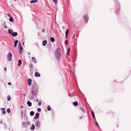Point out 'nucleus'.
<instances>
[{
    "mask_svg": "<svg viewBox=\"0 0 131 131\" xmlns=\"http://www.w3.org/2000/svg\"><path fill=\"white\" fill-rule=\"evenodd\" d=\"M33 87L31 93L32 95L31 96V98L32 99L36 95L37 92L38 86L37 84L35 83H34L32 84Z\"/></svg>",
    "mask_w": 131,
    "mask_h": 131,
    "instance_id": "1",
    "label": "nucleus"
},
{
    "mask_svg": "<svg viewBox=\"0 0 131 131\" xmlns=\"http://www.w3.org/2000/svg\"><path fill=\"white\" fill-rule=\"evenodd\" d=\"M55 54L57 59L59 60L60 59L59 57L60 54V48H58L56 50Z\"/></svg>",
    "mask_w": 131,
    "mask_h": 131,
    "instance_id": "2",
    "label": "nucleus"
},
{
    "mask_svg": "<svg viewBox=\"0 0 131 131\" xmlns=\"http://www.w3.org/2000/svg\"><path fill=\"white\" fill-rule=\"evenodd\" d=\"M12 56V54L10 53H9L7 55V58L8 60L9 61H10L12 60L11 58Z\"/></svg>",
    "mask_w": 131,
    "mask_h": 131,
    "instance_id": "3",
    "label": "nucleus"
},
{
    "mask_svg": "<svg viewBox=\"0 0 131 131\" xmlns=\"http://www.w3.org/2000/svg\"><path fill=\"white\" fill-rule=\"evenodd\" d=\"M19 52L20 54H22L21 51L23 50V48L22 47L20 43L19 42Z\"/></svg>",
    "mask_w": 131,
    "mask_h": 131,
    "instance_id": "4",
    "label": "nucleus"
},
{
    "mask_svg": "<svg viewBox=\"0 0 131 131\" xmlns=\"http://www.w3.org/2000/svg\"><path fill=\"white\" fill-rule=\"evenodd\" d=\"M35 124L36 127H39L40 125V123L39 121H37L36 122Z\"/></svg>",
    "mask_w": 131,
    "mask_h": 131,
    "instance_id": "5",
    "label": "nucleus"
},
{
    "mask_svg": "<svg viewBox=\"0 0 131 131\" xmlns=\"http://www.w3.org/2000/svg\"><path fill=\"white\" fill-rule=\"evenodd\" d=\"M30 124V122H23L22 123V125L24 126H26L27 125H28Z\"/></svg>",
    "mask_w": 131,
    "mask_h": 131,
    "instance_id": "6",
    "label": "nucleus"
},
{
    "mask_svg": "<svg viewBox=\"0 0 131 131\" xmlns=\"http://www.w3.org/2000/svg\"><path fill=\"white\" fill-rule=\"evenodd\" d=\"M28 85L30 86L31 84L32 80L31 79H29L28 80Z\"/></svg>",
    "mask_w": 131,
    "mask_h": 131,
    "instance_id": "7",
    "label": "nucleus"
},
{
    "mask_svg": "<svg viewBox=\"0 0 131 131\" xmlns=\"http://www.w3.org/2000/svg\"><path fill=\"white\" fill-rule=\"evenodd\" d=\"M39 113H36L35 115V116L34 118V119H37L39 117Z\"/></svg>",
    "mask_w": 131,
    "mask_h": 131,
    "instance_id": "8",
    "label": "nucleus"
},
{
    "mask_svg": "<svg viewBox=\"0 0 131 131\" xmlns=\"http://www.w3.org/2000/svg\"><path fill=\"white\" fill-rule=\"evenodd\" d=\"M83 17L85 20V22L86 23H87L88 19L87 16L86 15H84V16Z\"/></svg>",
    "mask_w": 131,
    "mask_h": 131,
    "instance_id": "9",
    "label": "nucleus"
},
{
    "mask_svg": "<svg viewBox=\"0 0 131 131\" xmlns=\"http://www.w3.org/2000/svg\"><path fill=\"white\" fill-rule=\"evenodd\" d=\"M1 110L2 111V113L4 114H5L6 113L5 109L4 108H1Z\"/></svg>",
    "mask_w": 131,
    "mask_h": 131,
    "instance_id": "10",
    "label": "nucleus"
},
{
    "mask_svg": "<svg viewBox=\"0 0 131 131\" xmlns=\"http://www.w3.org/2000/svg\"><path fill=\"white\" fill-rule=\"evenodd\" d=\"M17 35V33L16 32H13L12 34V36L14 37L16 36Z\"/></svg>",
    "mask_w": 131,
    "mask_h": 131,
    "instance_id": "11",
    "label": "nucleus"
},
{
    "mask_svg": "<svg viewBox=\"0 0 131 131\" xmlns=\"http://www.w3.org/2000/svg\"><path fill=\"white\" fill-rule=\"evenodd\" d=\"M18 42V40H16L14 42V47L15 48L17 46V44Z\"/></svg>",
    "mask_w": 131,
    "mask_h": 131,
    "instance_id": "12",
    "label": "nucleus"
},
{
    "mask_svg": "<svg viewBox=\"0 0 131 131\" xmlns=\"http://www.w3.org/2000/svg\"><path fill=\"white\" fill-rule=\"evenodd\" d=\"M32 61L35 63H36V60L35 58L34 57H32L31 58Z\"/></svg>",
    "mask_w": 131,
    "mask_h": 131,
    "instance_id": "13",
    "label": "nucleus"
},
{
    "mask_svg": "<svg viewBox=\"0 0 131 131\" xmlns=\"http://www.w3.org/2000/svg\"><path fill=\"white\" fill-rule=\"evenodd\" d=\"M70 49L68 48V49L67 52V55H68V56H69L70 53Z\"/></svg>",
    "mask_w": 131,
    "mask_h": 131,
    "instance_id": "14",
    "label": "nucleus"
},
{
    "mask_svg": "<svg viewBox=\"0 0 131 131\" xmlns=\"http://www.w3.org/2000/svg\"><path fill=\"white\" fill-rule=\"evenodd\" d=\"M69 31V30L68 29H67L66 30V32H65V34H66L65 37L66 38H67V36L68 35Z\"/></svg>",
    "mask_w": 131,
    "mask_h": 131,
    "instance_id": "15",
    "label": "nucleus"
},
{
    "mask_svg": "<svg viewBox=\"0 0 131 131\" xmlns=\"http://www.w3.org/2000/svg\"><path fill=\"white\" fill-rule=\"evenodd\" d=\"M27 104L28 105V106L30 107L31 106L32 103L30 101H28L27 102Z\"/></svg>",
    "mask_w": 131,
    "mask_h": 131,
    "instance_id": "16",
    "label": "nucleus"
},
{
    "mask_svg": "<svg viewBox=\"0 0 131 131\" xmlns=\"http://www.w3.org/2000/svg\"><path fill=\"white\" fill-rule=\"evenodd\" d=\"M38 1V0H32L30 2L31 3H33L37 2Z\"/></svg>",
    "mask_w": 131,
    "mask_h": 131,
    "instance_id": "17",
    "label": "nucleus"
},
{
    "mask_svg": "<svg viewBox=\"0 0 131 131\" xmlns=\"http://www.w3.org/2000/svg\"><path fill=\"white\" fill-rule=\"evenodd\" d=\"M18 62V66H19L21 64V60L20 59L19 60Z\"/></svg>",
    "mask_w": 131,
    "mask_h": 131,
    "instance_id": "18",
    "label": "nucleus"
},
{
    "mask_svg": "<svg viewBox=\"0 0 131 131\" xmlns=\"http://www.w3.org/2000/svg\"><path fill=\"white\" fill-rule=\"evenodd\" d=\"M35 125H34L32 124V125L30 127V129L31 130H34L35 129Z\"/></svg>",
    "mask_w": 131,
    "mask_h": 131,
    "instance_id": "19",
    "label": "nucleus"
},
{
    "mask_svg": "<svg viewBox=\"0 0 131 131\" xmlns=\"http://www.w3.org/2000/svg\"><path fill=\"white\" fill-rule=\"evenodd\" d=\"M73 104L75 106H77L78 105V103L77 102L75 101L73 102Z\"/></svg>",
    "mask_w": 131,
    "mask_h": 131,
    "instance_id": "20",
    "label": "nucleus"
},
{
    "mask_svg": "<svg viewBox=\"0 0 131 131\" xmlns=\"http://www.w3.org/2000/svg\"><path fill=\"white\" fill-rule=\"evenodd\" d=\"M47 43V41L45 40L43 41L42 42V44L43 46H45Z\"/></svg>",
    "mask_w": 131,
    "mask_h": 131,
    "instance_id": "21",
    "label": "nucleus"
},
{
    "mask_svg": "<svg viewBox=\"0 0 131 131\" xmlns=\"http://www.w3.org/2000/svg\"><path fill=\"white\" fill-rule=\"evenodd\" d=\"M8 32L10 34L12 35L13 32V31L11 29H9L8 30Z\"/></svg>",
    "mask_w": 131,
    "mask_h": 131,
    "instance_id": "22",
    "label": "nucleus"
},
{
    "mask_svg": "<svg viewBox=\"0 0 131 131\" xmlns=\"http://www.w3.org/2000/svg\"><path fill=\"white\" fill-rule=\"evenodd\" d=\"M34 114V112L33 111H31L30 112V115L31 116H33Z\"/></svg>",
    "mask_w": 131,
    "mask_h": 131,
    "instance_id": "23",
    "label": "nucleus"
},
{
    "mask_svg": "<svg viewBox=\"0 0 131 131\" xmlns=\"http://www.w3.org/2000/svg\"><path fill=\"white\" fill-rule=\"evenodd\" d=\"M91 113H92V116L93 117V118L94 119H95V116H94V113L93 112V111H91Z\"/></svg>",
    "mask_w": 131,
    "mask_h": 131,
    "instance_id": "24",
    "label": "nucleus"
},
{
    "mask_svg": "<svg viewBox=\"0 0 131 131\" xmlns=\"http://www.w3.org/2000/svg\"><path fill=\"white\" fill-rule=\"evenodd\" d=\"M50 40L52 42H53L54 41V38L53 37H51L50 38Z\"/></svg>",
    "mask_w": 131,
    "mask_h": 131,
    "instance_id": "25",
    "label": "nucleus"
},
{
    "mask_svg": "<svg viewBox=\"0 0 131 131\" xmlns=\"http://www.w3.org/2000/svg\"><path fill=\"white\" fill-rule=\"evenodd\" d=\"M7 100L8 101H9L10 100V99H11V97L10 96L8 95V96H7Z\"/></svg>",
    "mask_w": 131,
    "mask_h": 131,
    "instance_id": "26",
    "label": "nucleus"
},
{
    "mask_svg": "<svg viewBox=\"0 0 131 131\" xmlns=\"http://www.w3.org/2000/svg\"><path fill=\"white\" fill-rule=\"evenodd\" d=\"M80 109L83 113H85V111L82 107H81L80 108Z\"/></svg>",
    "mask_w": 131,
    "mask_h": 131,
    "instance_id": "27",
    "label": "nucleus"
},
{
    "mask_svg": "<svg viewBox=\"0 0 131 131\" xmlns=\"http://www.w3.org/2000/svg\"><path fill=\"white\" fill-rule=\"evenodd\" d=\"M9 20L10 21L12 22L14 21L13 19L12 18H10L9 19Z\"/></svg>",
    "mask_w": 131,
    "mask_h": 131,
    "instance_id": "28",
    "label": "nucleus"
},
{
    "mask_svg": "<svg viewBox=\"0 0 131 131\" xmlns=\"http://www.w3.org/2000/svg\"><path fill=\"white\" fill-rule=\"evenodd\" d=\"M47 109L48 111H50L51 110V107L50 106L48 105L47 106Z\"/></svg>",
    "mask_w": 131,
    "mask_h": 131,
    "instance_id": "29",
    "label": "nucleus"
},
{
    "mask_svg": "<svg viewBox=\"0 0 131 131\" xmlns=\"http://www.w3.org/2000/svg\"><path fill=\"white\" fill-rule=\"evenodd\" d=\"M7 112L8 113H9L10 112V110L9 108H8L7 109Z\"/></svg>",
    "mask_w": 131,
    "mask_h": 131,
    "instance_id": "30",
    "label": "nucleus"
},
{
    "mask_svg": "<svg viewBox=\"0 0 131 131\" xmlns=\"http://www.w3.org/2000/svg\"><path fill=\"white\" fill-rule=\"evenodd\" d=\"M24 112L23 111H21V117H23V114Z\"/></svg>",
    "mask_w": 131,
    "mask_h": 131,
    "instance_id": "31",
    "label": "nucleus"
},
{
    "mask_svg": "<svg viewBox=\"0 0 131 131\" xmlns=\"http://www.w3.org/2000/svg\"><path fill=\"white\" fill-rule=\"evenodd\" d=\"M35 75L36 77H39L40 76V74H35Z\"/></svg>",
    "mask_w": 131,
    "mask_h": 131,
    "instance_id": "32",
    "label": "nucleus"
},
{
    "mask_svg": "<svg viewBox=\"0 0 131 131\" xmlns=\"http://www.w3.org/2000/svg\"><path fill=\"white\" fill-rule=\"evenodd\" d=\"M37 110L38 112H41V109L40 108H38L37 109Z\"/></svg>",
    "mask_w": 131,
    "mask_h": 131,
    "instance_id": "33",
    "label": "nucleus"
},
{
    "mask_svg": "<svg viewBox=\"0 0 131 131\" xmlns=\"http://www.w3.org/2000/svg\"><path fill=\"white\" fill-rule=\"evenodd\" d=\"M53 2L56 4L57 3V0H53Z\"/></svg>",
    "mask_w": 131,
    "mask_h": 131,
    "instance_id": "34",
    "label": "nucleus"
},
{
    "mask_svg": "<svg viewBox=\"0 0 131 131\" xmlns=\"http://www.w3.org/2000/svg\"><path fill=\"white\" fill-rule=\"evenodd\" d=\"M65 43L66 45H67L68 44V41L67 40H66L65 41Z\"/></svg>",
    "mask_w": 131,
    "mask_h": 131,
    "instance_id": "35",
    "label": "nucleus"
},
{
    "mask_svg": "<svg viewBox=\"0 0 131 131\" xmlns=\"http://www.w3.org/2000/svg\"><path fill=\"white\" fill-rule=\"evenodd\" d=\"M95 124L96 125V126H97V127H99V125L97 122H95Z\"/></svg>",
    "mask_w": 131,
    "mask_h": 131,
    "instance_id": "36",
    "label": "nucleus"
},
{
    "mask_svg": "<svg viewBox=\"0 0 131 131\" xmlns=\"http://www.w3.org/2000/svg\"><path fill=\"white\" fill-rule=\"evenodd\" d=\"M4 128L6 129L7 128V126H6V124H4Z\"/></svg>",
    "mask_w": 131,
    "mask_h": 131,
    "instance_id": "37",
    "label": "nucleus"
},
{
    "mask_svg": "<svg viewBox=\"0 0 131 131\" xmlns=\"http://www.w3.org/2000/svg\"><path fill=\"white\" fill-rule=\"evenodd\" d=\"M41 102L40 101L38 103V104L39 105H41Z\"/></svg>",
    "mask_w": 131,
    "mask_h": 131,
    "instance_id": "38",
    "label": "nucleus"
},
{
    "mask_svg": "<svg viewBox=\"0 0 131 131\" xmlns=\"http://www.w3.org/2000/svg\"><path fill=\"white\" fill-rule=\"evenodd\" d=\"M0 123L1 124H2L3 123V121L2 119L0 121Z\"/></svg>",
    "mask_w": 131,
    "mask_h": 131,
    "instance_id": "39",
    "label": "nucleus"
},
{
    "mask_svg": "<svg viewBox=\"0 0 131 131\" xmlns=\"http://www.w3.org/2000/svg\"><path fill=\"white\" fill-rule=\"evenodd\" d=\"M4 70L6 71V67H4Z\"/></svg>",
    "mask_w": 131,
    "mask_h": 131,
    "instance_id": "40",
    "label": "nucleus"
},
{
    "mask_svg": "<svg viewBox=\"0 0 131 131\" xmlns=\"http://www.w3.org/2000/svg\"><path fill=\"white\" fill-rule=\"evenodd\" d=\"M8 84L9 85H10L11 84V83L10 82H8Z\"/></svg>",
    "mask_w": 131,
    "mask_h": 131,
    "instance_id": "41",
    "label": "nucleus"
},
{
    "mask_svg": "<svg viewBox=\"0 0 131 131\" xmlns=\"http://www.w3.org/2000/svg\"><path fill=\"white\" fill-rule=\"evenodd\" d=\"M45 30L44 29H43L42 30V31L43 32H45Z\"/></svg>",
    "mask_w": 131,
    "mask_h": 131,
    "instance_id": "42",
    "label": "nucleus"
},
{
    "mask_svg": "<svg viewBox=\"0 0 131 131\" xmlns=\"http://www.w3.org/2000/svg\"><path fill=\"white\" fill-rule=\"evenodd\" d=\"M4 28H7V26H4Z\"/></svg>",
    "mask_w": 131,
    "mask_h": 131,
    "instance_id": "43",
    "label": "nucleus"
},
{
    "mask_svg": "<svg viewBox=\"0 0 131 131\" xmlns=\"http://www.w3.org/2000/svg\"><path fill=\"white\" fill-rule=\"evenodd\" d=\"M7 15L8 16H9V17H10V15L9 14H8Z\"/></svg>",
    "mask_w": 131,
    "mask_h": 131,
    "instance_id": "44",
    "label": "nucleus"
},
{
    "mask_svg": "<svg viewBox=\"0 0 131 131\" xmlns=\"http://www.w3.org/2000/svg\"><path fill=\"white\" fill-rule=\"evenodd\" d=\"M36 101L37 102H38L39 101L38 99H37Z\"/></svg>",
    "mask_w": 131,
    "mask_h": 131,
    "instance_id": "45",
    "label": "nucleus"
},
{
    "mask_svg": "<svg viewBox=\"0 0 131 131\" xmlns=\"http://www.w3.org/2000/svg\"><path fill=\"white\" fill-rule=\"evenodd\" d=\"M23 108V106H22V105L21 106V108Z\"/></svg>",
    "mask_w": 131,
    "mask_h": 131,
    "instance_id": "46",
    "label": "nucleus"
},
{
    "mask_svg": "<svg viewBox=\"0 0 131 131\" xmlns=\"http://www.w3.org/2000/svg\"><path fill=\"white\" fill-rule=\"evenodd\" d=\"M35 74H39V73L38 72H36Z\"/></svg>",
    "mask_w": 131,
    "mask_h": 131,
    "instance_id": "47",
    "label": "nucleus"
},
{
    "mask_svg": "<svg viewBox=\"0 0 131 131\" xmlns=\"http://www.w3.org/2000/svg\"><path fill=\"white\" fill-rule=\"evenodd\" d=\"M23 96L24 97H25V93H24L23 94Z\"/></svg>",
    "mask_w": 131,
    "mask_h": 131,
    "instance_id": "48",
    "label": "nucleus"
},
{
    "mask_svg": "<svg viewBox=\"0 0 131 131\" xmlns=\"http://www.w3.org/2000/svg\"><path fill=\"white\" fill-rule=\"evenodd\" d=\"M82 118V117H80V119H81Z\"/></svg>",
    "mask_w": 131,
    "mask_h": 131,
    "instance_id": "49",
    "label": "nucleus"
},
{
    "mask_svg": "<svg viewBox=\"0 0 131 131\" xmlns=\"http://www.w3.org/2000/svg\"><path fill=\"white\" fill-rule=\"evenodd\" d=\"M28 54H29H29H30V53L29 52H28Z\"/></svg>",
    "mask_w": 131,
    "mask_h": 131,
    "instance_id": "50",
    "label": "nucleus"
},
{
    "mask_svg": "<svg viewBox=\"0 0 131 131\" xmlns=\"http://www.w3.org/2000/svg\"><path fill=\"white\" fill-rule=\"evenodd\" d=\"M23 45H24V42H23Z\"/></svg>",
    "mask_w": 131,
    "mask_h": 131,
    "instance_id": "51",
    "label": "nucleus"
},
{
    "mask_svg": "<svg viewBox=\"0 0 131 131\" xmlns=\"http://www.w3.org/2000/svg\"><path fill=\"white\" fill-rule=\"evenodd\" d=\"M64 28V27H63V28Z\"/></svg>",
    "mask_w": 131,
    "mask_h": 131,
    "instance_id": "52",
    "label": "nucleus"
},
{
    "mask_svg": "<svg viewBox=\"0 0 131 131\" xmlns=\"http://www.w3.org/2000/svg\"><path fill=\"white\" fill-rule=\"evenodd\" d=\"M14 0V1H16V0Z\"/></svg>",
    "mask_w": 131,
    "mask_h": 131,
    "instance_id": "53",
    "label": "nucleus"
}]
</instances>
